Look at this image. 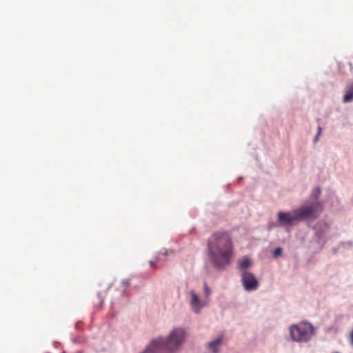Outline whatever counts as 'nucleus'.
I'll return each mask as SVG.
<instances>
[{
	"instance_id": "1",
	"label": "nucleus",
	"mask_w": 353,
	"mask_h": 353,
	"mask_svg": "<svg viewBox=\"0 0 353 353\" xmlns=\"http://www.w3.org/2000/svg\"><path fill=\"white\" fill-rule=\"evenodd\" d=\"M207 245L214 267L225 268L230 265L234 256V243L229 232L223 230L213 232L208 238Z\"/></svg>"
},
{
	"instance_id": "5",
	"label": "nucleus",
	"mask_w": 353,
	"mask_h": 353,
	"mask_svg": "<svg viewBox=\"0 0 353 353\" xmlns=\"http://www.w3.org/2000/svg\"><path fill=\"white\" fill-rule=\"evenodd\" d=\"M241 281L245 290L247 291L255 290L259 286V282L254 275L247 271L242 272Z\"/></svg>"
},
{
	"instance_id": "11",
	"label": "nucleus",
	"mask_w": 353,
	"mask_h": 353,
	"mask_svg": "<svg viewBox=\"0 0 353 353\" xmlns=\"http://www.w3.org/2000/svg\"><path fill=\"white\" fill-rule=\"evenodd\" d=\"M204 292H205L206 297H208L210 294V290L208 287L206 283H204Z\"/></svg>"
},
{
	"instance_id": "17",
	"label": "nucleus",
	"mask_w": 353,
	"mask_h": 353,
	"mask_svg": "<svg viewBox=\"0 0 353 353\" xmlns=\"http://www.w3.org/2000/svg\"><path fill=\"white\" fill-rule=\"evenodd\" d=\"M163 254H164L165 256V255H167V254H168V252H167V251H165V252L163 253Z\"/></svg>"
},
{
	"instance_id": "13",
	"label": "nucleus",
	"mask_w": 353,
	"mask_h": 353,
	"mask_svg": "<svg viewBox=\"0 0 353 353\" xmlns=\"http://www.w3.org/2000/svg\"><path fill=\"white\" fill-rule=\"evenodd\" d=\"M320 194H321V190H320V188H316L315 189V190L314 191V193H313L314 196V197H316V198H317V197L320 195Z\"/></svg>"
},
{
	"instance_id": "16",
	"label": "nucleus",
	"mask_w": 353,
	"mask_h": 353,
	"mask_svg": "<svg viewBox=\"0 0 353 353\" xmlns=\"http://www.w3.org/2000/svg\"><path fill=\"white\" fill-rule=\"evenodd\" d=\"M123 284H124L125 285H128L129 284V283H128V281H124V282H123Z\"/></svg>"
},
{
	"instance_id": "8",
	"label": "nucleus",
	"mask_w": 353,
	"mask_h": 353,
	"mask_svg": "<svg viewBox=\"0 0 353 353\" xmlns=\"http://www.w3.org/2000/svg\"><path fill=\"white\" fill-rule=\"evenodd\" d=\"M343 101L344 103H349L353 101V82L347 89Z\"/></svg>"
},
{
	"instance_id": "9",
	"label": "nucleus",
	"mask_w": 353,
	"mask_h": 353,
	"mask_svg": "<svg viewBox=\"0 0 353 353\" xmlns=\"http://www.w3.org/2000/svg\"><path fill=\"white\" fill-rule=\"evenodd\" d=\"M252 264L251 260L248 257H243L239 261V268L241 270L245 271V270L250 267Z\"/></svg>"
},
{
	"instance_id": "4",
	"label": "nucleus",
	"mask_w": 353,
	"mask_h": 353,
	"mask_svg": "<svg viewBox=\"0 0 353 353\" xmlns=\"http://www.w3.org/2000/svg\"><path fill=\"white\" fill-rule=\"evenodd\" d=\"M289 330L292 339L297 342H307L314 334V327L306 322L292 325Z\"/></svg>"
},
{
	"instance_id": "12",
	"label": "nucleus",
	"mask_w": 353,
	"mask_h": 353,
	"mask_svg": "<svg viewBox=\"0 0 353 353\" xmlns=\"http://www.w3.org/2000/svg\"><path fill=\"white\" fill-rule=\"evenodd\" d=\"M321 131H322L321 127L319 126V128H318V133H317V134H316V137L314 138V142H316V141H319V136L321 134Z\"/></svg>"
},
{
	"instance_id": "10",
	"label": "nucleus",
	"mask_w": 353,
	"mask_h": 353,
	"mask_svg": "<svg viewBox=\"0 0 353 353\" xmlns=\"http://www.w3.org/2000/svg\"><path fill=\"white\" fill-rule=\"evenodd\" d=\"M282 249L281 248H277L274 250L273 255L274 257H276L281 254Z\"/></svg>"
},
{
	"instance_id": "6",
	"label": "nucleus",
	"mask_w": 353,
	"mask_h": 353,
	"mask_svg": "<svg viewBox=\"0 0 353 353\" xmlns=\"http://www.w3.org/2000/svg\"><path fill=\"white\" fill-rule=\"evenodd\" d=\"M223 336H219L215 340H213L205 345L206 348L210 353H219L220 347L223 344Z\"/></svg>"
},
{
	"instance_id": "15",
	"label": "nucleus",
	"mask_w": 353,
	"mask_h": 353,
	"mask_svg": "<svg viewBox=\"0 0 353 353\" xmlns=\"http://www.w3.org/2000/svg\"><path fill=\"white\" fill-rule=\"evenodd\" d=\"M350 340L352 345H353V329L350 335Z\"/></svg>"
},
{
	"instance_id": "2",
	"label": "nucleus",
	"mask_w": 353,
	"mask_h": 353,
	"mask_svg": "<svg viewBox=\"0 0 353 353\" xmlns=\"http://www.w3.org/2000/svg\"><path fill=\"white\" fill-rule=\"evenodd\" d=\"M323 211V206L319 201L310 205H303L291 212H279L278 223L279 225H294L296 223L306 220L316 219Z\"/></svg>"
},
{
	"instance_id": "14",
	"label": "nucleus",
	"mask_w": 353,
	"mask_h": 353,
	"mask_svg": "<svg viewBox=\"0 0 353 353\" xmlns=\"http://www.w3.org/2000/svg\"><path fill=\"white\" fill-rule=\"evenodd\" d=\"M159 256H157L156 261H150V265L151 268H154L156 267V263H157V261L159 260Z\"/></svg>"
},
{
	"instance_id": "7",
	"label": "nucleus",
	"mask_w": 353,
	"mask_h": 353,
	"mask_svg": "<svg viewBox=\"0 0 353 353\" xmlns=\"http://www.w3.org/2000/svg\"><path fill=\"white\" fill-rule=\"evenodd\" d=\"M190 305L192 307V310L197 313L203 307V305L201 304L198 295L194 292V291L192 290L190 292Z\"/></svg>"
},
{
	"instance_id": "3",
	"label": "nucleus",
	"mask_w": 353,
	"mask_h": 353,
	"mask_svg": "<svg viewBox=\"0 0 353 353\" xmlns=\"http://www.w3.org/2000/svg\"><path fill=\"white\" fill-rule=\"evenodd\" d=\"M185 339V332L182 328L172 330L166 339L160 337L150 342L148 348H153L157 353H176L182 346Z\"/></svg>"
}]
</instances>
